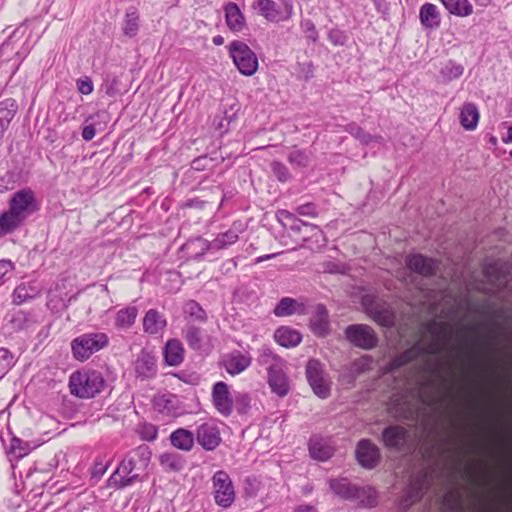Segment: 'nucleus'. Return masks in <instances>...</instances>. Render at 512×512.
I'll list each match as a JSON object with an SVG mask.
<instances>
[{
    "mask_svg": "<svg viewBox=\"0 0 512 512\" xmlns=\"http://www.w3.org/2000/svg\"><path fill=\"white\" fill-rule=\"evenodd\" d=\"M8 210L0 214V236L13 233L39 210L36 193L29 187L13 193Z\"/></svg>",
    "mask_w": 512,
    "mask_h": 512,
    "instance_id": "obj_1",
    "label": "nucleus"
},
{
    "mask_svg": "<svg viewBox=\"0 0 512 512\" xmlns=\"http://www.w3.org/2000/svg\"><path fill=\"white\" fill-rule=\"evenodd\" d=\"M151 458V452L145 445L132 450L120 463L109 478V485L124 488L139 480L137 471L143 470Z\"/></svg>",
    "mask_w": 512,
    "mask_h": 512,
    "instance_id": "obj_2",
    "label": "nucleus"
},
{
    "mask_svg": "<svg viewBox=\"0 0 512 512\" xmlns=\"http://www.w3.org/2000/svg\"><path fill=\"white\" fill-rule=\"evenodd\" d=\"M105 385L102 373L96 370H78L69 377L70 393L81 399L95 397L103 391Z\"/></svg>",
    "mask_w": 512,
    "mask_h": 512,
    "instance_id": "obj_3",
    "label": "nucleus"
},
{
    "mask_svg": "<svg viewBox=\"0 0 512 512\" xmlns=\"http://www.w3.org/2000/svg\"><path fill=\"white\" fill-rule=\"evenodd\" d=\"M109 343L108 336L103 332L82 334L71 342L73 357L81 362L86 361L94 353L105 348Z\"/></svg>",
    "mask_w": 512,
    "mask_h": 512,
    "instance_id": "obj_4",
    "label": "nucleus"
},
{
    "mask_svg": "<svg viewBox=\"0 0 512 512\" xmlns=\"http://www.w3.org/2000/svg\"><path fill=\"white\" fill-rule=\"evenodd\" d=\"M229 55L239 72L252 76L258 69V58L254 51L243 41L234 40L229 46Z\"/></svg>",
    "mask_w": 512,
    "mask_h": 512,
    "instance_id": "obj_5",
    "label": "nucleus"
},
{
    "mask_svg": "<svg viewBox=\"0 0 512 512\" xmlns=\"http://www.w3.org/2000/svg\"><path fill=\"white\" fill-rule=\"evenodd\" d=\"M344 334L349 343L363 350H371L378 344V336L374 329L366 324L348 325Z\"/></svg>",
    "mask_w": 512,
    "mask_h": 512,
    "instance_id": "obj_6",
    "label": "nucleus"
},
{
    "mask_svg": "<svg viewBox=\"0 0 512 512\" xmlns=\"http://www.w3.org/2000/svg\"><path fill=\"white\" fill-rule=\"evenodd\" d=\"M215 503L222 508H229L235 500L233 482L227 472L216 471L212 477Z\"/></svg>",
    "mask_w": 512,
    "mask_h": 512,
    "instance_id": "obj_7",
    "label": "nucleus"
},
{
    "mask_svg": "<svg viewBox=\"0 0 512 512\" xmlns=\"http://www.w3.org/2000/svg\"><path fill=\"white\" fill-rule=\"evenodd\" d=\"M283 12L273 0H255L252 8L270 22H280L289 20L293 15V3L291 0L282 1Z\"/></svg>",
    "mask_w": 512,
    "mask_h": 512,
    "instance_id": "obj_8",
    "label": "nucleus"
},
{
    "mask_svg": "<svg viewBox=\"0 0 512 512\" xmlns=\"http://www.w3.org/2000/svg\"><path fill=\"white\" fill-rule=\"evenodd\" d=\"M306 377L313 392L320 398L326 399L330 395V382L325 378L323 366L320 361L310 359L306 365Z\"/></svg>",
    "mask_w": 512,
    "mask_h": 512,
    "instance_id": "obj_9",
    "label": "nucleus"
},
{
    "mask_svg": "<svg viewBox=\"0 0 512 512\" xmlns=\"http://www.w3.org/2000/svg\"><path fill=\"white\" fill-rule=\"evenodd\" d=\"M195 439L207 451L215 450L222 441L220 429L213 421H207L197 426Z\"/></svg>",
    "mask_w": 512,
    "mask_h": 512,
    "instance_id": "obj_10",
    "label": "nucleus"
},
{
    "mask_svg": "<svg viewBox=\"0 0 512 512\" xmlns=\"http://www.w3.org/2000/svg\"><path fill=\"white\" fill-rule=\"evenodd\" d=\"M212 401L214 407L222 416L228 417L232 414L234 398L227 383L219 381L213 385Z\"/></svg>",
    "mask_w": 512,
    "mask_h": 512,
    "instance_id": "obj_11",
    "label": "nucleus"
},
{
    "mask_svg": "<svg viewBox=\"0 0 512 512\" xmlns=\"http://www.w3.org/2000/svg\"><path fill=\"white\" fill-rule=\"evenodd\" d=\"M239 239L238 233L230 229L224 233H220L217 237L211 242L199 237L191 242L192 245H197L201 248V253H197L196 255H203L205 251L209 249H225L230 245L236 243Z\"/></svg>",
    "mask_w": 512,
    "mask_h": 512,
    "instance_id": "obj_12",
    "label": "nucleus"
},
{
    "mask_svg": "<svg viewBox=\"0 0 512 512\" xmlns=\"http://www.w3.org/2000/svg\"><path fill=\"white\" fill-rule=\"evenodd\" d=\"M153 408L165 416L176 417L182 413L179 398L169 392L158 393L152 400Z\"/></svg>",
    "mask_w": 512,
    "mask_h": 512,
    "instance_id": "obj_13",
    "label": "nucleus"
},
{
    "mask_svg": "<svg viewBox=\"0 0 512 512\" xmlns=\"http://www.w3.org/2000/svg\"><path fill=\"white\" fill-rule=\"evenodd\" d=\"M356 457L361 466L372 469L380 460V451L370 440L362 439L357 444Z\"/></svg>",
    "mask_w": 512,
    "mask_h": 512,
    "instance_id": "obj_14",
    "label": "nucleus"
},
{
    "mask_svg": "<svg viewBox=\"0 0 512 512\" xmlns=\"http://www.w3.org/2000/svg\"><path fill=\"white\" fill-rule=\"evenodd\" d=\"M406 265L412 271L423 277L433 276L438 269V262L422 254H411L406 257Z\"/></svg>",
    "mask_w": 512,
    "mask_h": 512,
    "instance_id": "obj_15",
    "label": "nucleus"
},
{
    "mask_svg": "<svg viewBox=\"0 0 512 512\" xmlns=\"http://www.w3.org/2000/svg\"><path fill=\"white\" fill-rule=\"evenodd\" d=\"M182 336L190 349L198 352L209 350V337L194 324L187 323L182 330Z\"/></svg>",
    "mask_w": 512,
    "mask_h": 512,
    "instance_id": "obj_16",
    "label": "nucleus"
},
{
    "mask_svg": "<svg viewBox=\"0 0 512 512\" xmlns=\"http://www.w3.org/2000/svg\"><path fill=\"white\" fill-rule=\"evenodd\" d=\"M284 367L271 368V371L267 373V383L271 391L281 398L287 396L291 388L290 380Z\"/></svg>",
    "mask_w": 512,
    "mask_h": 512,
    "instance_id": "obj_17",
    "label": "nucleus"
},
{
    "mask_svg": "<svg viewBox=\"0 0 512 512\" xmlns=\"http://www.w3.org/2000/svg\"><path fill=\"white\" fill-rule=\"evenodd\" d=\"M221 365L228 374L235 376L245 371L251 365V357L248 354L234 350L222 358Z\"/></svg>",
    "mask_w": 512,
    "mask_h": 512,
    "instance_id": "obj_18",
    "label": "nucleus"
},
{
    "mask_svg": "<svg viewBox=\"0 0 512 512\" xmlns=\"http://www.w3.org/2000/svg\"><path fill=\"white\" fill-rule=\"evenodd\" d=\"M367 314L382 326L389 327L394 323V313L388 304L382 301H371L365 304Z\"/></svg>",
    "mask_w": 512,
    "mask_h": 512,
    "instance_id": "obj_19",
    "label": "nucleus"
},
{
    "mask_svg": "<svg viewBox=\"0 0 512 512\" xmlns=\"http://www.w3.org/2000/svg\"><path fill=\"white\" fill-rule=\"evenodd\" d=\"M382 439L386 447L401 451L408 440V432L402 426L391 425L383 430Z\"/></svg>",
    "mask_w": 512,
    "mask_h": 512,
    "instance_id": "obj_20",
    "label": "nucleus"
},
{
    "mask_svg": "<svg viewBox=\"0 0 512 512\" xmlns=\"http://www.w3.org/2000/svg\"><path fill=\"white\" fill-rule=\"evenodd\" d=\"M428 353L429 351L427 348L423 347L420 343H417L393 358L389 363L388 370L392 373H395L398 369L405 366L409 362Z\"/></svg>",
    "mask_w": 512,
    "mask_h": 512,
    "instance_id": "obj_21",
    "label": "nucleus"
},
{
    "mask_svg": "<svg viewBox=\"0 0 512 512\" xmlns=\"http://www.w3.org/2000/svg\"><path fill=\"white\" fill-rule=\"evenodd\" d=\"M157 371L156 359L148 352H141L135 362V373L138 378L149 379Z\"/></svg>",
    "mask_w": 512,
    "mask_h": 512,
    "instance_id": "obj_22",
    "label": "nucleus"
},
{
    "mask_svg": "<svg viewBox=\"0 0 512 512\" xmlns=\"http://www.w3.org/2000/svg\"><path fill=\"white\" fill-rule=\"evenodd\" d=\"M167 326V320L163 314L156 309H150L146 312L143 318L144 332L156 335L162 333Z\"/></svg>",
    "mask_w": 512,
    "mask_h": 512,
    "instance_id": "obj_23",
    "label": "nucleus"
},
{
    "mask_svg": "<svg viewBox=\"0 0 512 512\" xmlns=\"http://www.w3.org/2000/svg\"><path fill=\"white\" fill-rule=\"evenodd\" d=\"M224 11L228 28L234 32L241 31L244 28L246 22L239 6L234 2H229L225 5Z\"/></svg>",
    "mask_w": 512,
    "mask_h": 512,
    "instance_id": "obj_24",
    "label": "nucleus"
},
{
    "mask_svg": "<svg viewBox=\"0 0 512 512\" xmlns=\"http://www.w3.org/2000/svg\"><path fill=\"white\" fill-rule=\"evenodd\" d=\"M424 484L425 478L423 477L413 479L410 482L406 490V493L399 504L402 510H407L413 503H415L422 497Z\"/></svg>",
    "mask_w": 512,
    "mask_h": 512,
    "instance_id": "obj_25",
    "label": "nucleus"
},
{
    "mask_svg": "<svg viewBox=\"0 0 512 512\" xmlns=\"http://www.w3.org/2000/svg\"><path fill=\"white\" fill-rule=\"evenodd\" d=\"M310 327L312 331L319 336H324L328 333V311L323 304H318L316 306L315 312L310 318Z\"/></svg>",
    "mask_w": 512,
    "mask_h": 512,
    "instance_id": "obj_26",
    "label": "nucleus"
},
{
    "mask_svg": "<svg viewBox=\"0 0 512 512\" xmlns=\"http://www.w3.org/2000/svg\"><path fill=\"white\" fill-rule=\"evenodd\" d=\"M421 25L427 29H436L440 26L441 17L436 5L425 3L419 11Z\"/></svg>",
    "mask_w": 512,
    "mask_h": 512,
    "instance_id": "obj_27",
    "label": "nucleus"
},
{
    "mask_svg": "<svg viewBox=\"0 0 512 512\" xmlns=\"http://www.w3.org/2000/svg\"><path fill=\"white\" fill-rule=\"evenodd\" d=\"M331 490L344 500H354L358 495V486L352 484L346 478L332 479L329 482Z\"/></svg>",
    "mask_w": 512,
    "mask_h": 512,
    "instance_id": "obj_28",
    "label": "nucleus"
},
{
    "mask_svg": "<svg viewBox=\"0 0 512 512\" xmlns=\"http://www.w3.org/2000/svg\"><path fill=\"white\" fill-rule=\"evenodd\" d=\"M164 358L169 366H177L184 359V348L180 340L170 339L164 349Z\"/></svg>",
    "mask_w": 512,
    "mask_h": 512,
    "instance_id": "obj_29",
    "label": "nucleus"
},
{
    "mask_svg": "<svg viewBox=\"0 0 512 512\" xmlns=\"http://www.w3.org/2000/svg\"><path fill=\"white\" fill-rule=\"evenodd\" d=\"M17 109V102L12 98H8L0 102V139L9 127Z\"/></svg>",
    "mask_w": 512,
    "mask_h": 512,
    "instance_id": "obj_30",
    "label": "nucleus"
},
{
    "mask_svg": "<svg viewBox=\"0 0 512 512\" xmlns=\"http://www.w3.org/2000/svg\"><path fill=\"white\" fill-rule=\"evenodd\" d=\"M309 453L313 459L326 461L333 455V448L326 440L313 437L309 442Z\"/></svg>",
    "mask_w": 512,
    "mask_h": 512,
    "instance_id": "obj_31",
    "label": "nucleus"
},
{
    "mask_svg": "<svg viewBox=\"0 0 512 512\" xmlns=\"http://www.w3.org/2000/svg\"><path fill=\"white\" fill-rule=\"evenodd\" d=\"M275 341L286 348L297 346L301 340V334L286 326L279 327L274 333Z\"/></svg>",
    "mask_w": 512,
    "mask_h": 512,
    "instance_id": "obj_32",
    "label": "nucleus"
},
{
    "mask_svg": "<svg viewBox=\"0 0 512 512\" xmlns=\"http://www.w3.org/2000/svg\"><path fill=\"white\" fill-rule=\"evenodd\" d=\"M171 444L183 451H190L194 446L195 434L187 429L179 428L170 435Z\"/></svg>",
    "mask_w": 512,
    "mask_h": 512,
    "instance_id": "obj_33",
    "label": "nucleus"
},
{
    "mask_svg": "<svg viewBox=\"0 0 512 512\" xmlns=\"http://www.w3.org/2000/svg\"><path fill=\"white\" fill-rule=\"evenodd\" d=\"M460 123L466 130H474L479 120V112L476 105L466 103L460 112Z\"/></svg>",
    "mask_w": 512,
    "mask_h": 512,
    "instance_id": "obj_34",
    "label": "nucleus"
},
{
    "mask_svg": "<svg viewBox=\"0 0 512 512\" xmlns=\"http://www.w3.org/2000/svg\"><path fill=\"white\" fill-rule=\"evenodd\" d=\"M40 291L38 288L32 284L21 283L18 285L12 294L13 303L16 305H21L28 300L34 299L39 295Z\"/></svg>",
    "mask_w": 512,
    "mask_h": 512,
    "instance_id": "obj_35",
    "label": "nucleus"
},
{
    "mask_svg": "<svg viewBox=\"0 0 512 512\" xmlns=\"http://www.w3.org/2000/svg\"><path fill=\"white\" fill-rule=\"evenodd\" d=\"M257 361L259 365L266 367L267 373L271 371V368L285 366V361L267 347H262L259 350Z\"/></svg>",
    "mask_w": 512,
    "mask_h": 512,
    "instance_id": "obj_36",
    "label": "nucleus"
},
{
    "mask_svg": "<svg viewBox=\"0 0 512 512\" xmlns=\"http://www.w3.org/2000/svg\"><path fill=\"white\" fill-rule=\"evenodd\" d=\"M138 315V309L135 306H128L120 309L115 317V325L119 329H129Z\"/></svg>",
    "mask_w": 512,
    "mask_h": 512,
    "instance_id": "obj_37",
    "label": "nucleus"
},
{
    "mask_svg": "<svg viewBox=\"0 0 512 512\" xmlns=\"http://www.w3.org/2000/svg\"><path fill=\"white\" fill-rule=\"evenodd\" d=\"M160 464L166 471L179 472L185 466L184 458L175 452H166L160 455Z\"/></svg>",
    "mask_w": 512,
    "mask_h": 512,
    "instance_id": "obj_38",
    "label": "nucleus"
},
{
    "mask_svg": "<svg viewBox=\"0 0 512 512\" xmlns=\"http://www.w3.org/2000/svg\"><path fill=\"white\" fill-rule=\"evenodd\" d=\"M122 31L127 37H134L139 31V14L135 8L130 7L125 13Z\"/></svg>",
    "mask_w": 512,
    "mask_h": 512,
    "instance_id": "obj_39",
    "label": "nucleus"
},
{
    "mask_svg": "<svg viewBox=\"0 0 512 512\" xmlns=\"http://www.w3.org/2000/svg\"><path fill=\"white\" fill-rule=\"evenodd\" d=\"M36 321L30 313L18 311L13 314L10 324L14 331H23L32 329Z\"/></svg>",
    "mask_w": 512,
    "mask_h": 512,
    "instance_id": "obj_40",
    "label": "nucleus"
},
{
    "mask_svg": "<svg viewBox=\"0 0 512 512\" xmlns=\"http://www.w3.org/2000/svg\"><path fill=\"white\" fill-rule=\"evenodd\" d=\"M444 7L457 16H468L472 13V5L468 0H441Z\"/></svg>",
    "mask_w": 512,
    "mask_h": 512,
    "instance_id": "obj_41",
    "label": "nucleus"
},
{
    "mask_svg": "<svg viewBox=\"0 0 512 512\" xmlns=\"http://www.w3.org/2000/svg\"><path fill=\"white\" fill-rule=\"evenodd\" d=\"M184 314L192 321L205 323L207 321V314L202 306L195 300H189L184 304Z\"/></svg>",
    "mask_w": 512,
    "mask_h": 512,
    "instance_id": "obj_42",
    "label": "nucleus"
},
{
    "mask_svg": "<svg viewBox=\"0 0 512 512\" xmlns=\"http://www.w3.org/2000/svg\"><path fill=\"white\" fill-rule=\"evenodd\" d=\"M346 132H348L355 139L359 140L362 144H369L373 141H378L381 139L379 136H373L367 132H365L357 123L351 122L347 124L344 128Z\"/></svg>",
    "mask_w": 512,
    "mask_h": 512,
    "instance_id": "obj_43",
    "label": "nucleus"
},
{
    "mask_svg": "<svg viewBox=\"0 0 512 512\" xmlns=\"http://www.w3.org/2000/svg\"><path fill=\"white\" fill-rule=\"evenodd\" d=\"M464 72L463 65L453 61L449 60L444 64V66L440 70V74L444 81L450 82L454 79L459 78Z\"/></svg>",
    "mask_w": 512,
    "mask_h": 512,
    "instance_id": "obj_44",
    "label": "nucleus"
},
{
    "mask_svg": "<svg viewBox=\"0 0 512 512\" xmlns=\"http://www.w3.org/2000/svg\"><path fill=\"white\" fill-rule=\"evenodd\" d=\"M357 494L354 500H358L362 506L374 507L377 504V493L372 487H359Z\"/></svg>",
    "mask_w": 512,
    "mask_h": 512,
    "instance_id": "obj_45",
    "label": "nucleus"
},
{
    "mask_svg": "<svg viewBox=\"0 0 512 512\" xmlns=\"http://www.w3.org/2000/svg\"><path fill=\"white\" fill-rule=\"evenodd\" d=\"M287 160L295 167L305 168L310 163V154L305 150L293 149L289 152Z\"/></svg>",
    "mask_w": 512,
    "mask_h": 512,
    "instance_id": "obj_46",
    "label": "nucleus"
},
{
    "mask_svg": "<svg viewBox=\"0 0 512 512\" xmlns=\"http://www.w3.org/2000/svg\"><path fill=\"white\" fill-rule=\"evenodd\" d=\"M32 450V447L28 442L21 440L20 438H12L10 444V453L13 454L16 458H23L28 455Z\"/></svg>",
    "mask_w": 512,
    "mask_h": 512,
    "instance_id": "obj_47",
    "label": "nucleus"
},
{
    "mask_svg": "<svg viewBox=\"0 0 512 512\" xmlns=\"http://www.w3.org/2000/svg\"><path fill=\"white\" fill-rule=\"evenodd\" d=\"M297 302L289 297L282 298L274 309L276 316H287L295 312Z\"/></svg>",
    "mask_w": 512,
    "mask_h": 512,
    "instance_id": "obj_48",
    "label": "nucleus"
},
{
    "mask_svg": "<svg viewBox=\"0 0 512 512\" xmlns=\"http://www.w3.org/2000/svg\"><path fill=\"white\" fill-rule=\"evenodd\" d=\"M271 171L277 180L283 183L287 182L292 177L288 168L280 161H273L271 163Z\"/></svg>",
    "mask_w": 512,
    "mask_h": 512,
    "instance_id": "obj_49",
    "label": "nucleus"
},
{
    "mask_svg": "<svg viewBox=\"0 0 512 512\" xmlns=\"http://www.w3.org/2000/svg\"><path fill=\"white\" fill-rule=\"evenodd\" d=\"M250 397L247 393H237L234 397V402L236 404L237 411L240 414H244L250 408Z\"/></svg>",
    "mask_w": 512,
    "mask_h": 512,
    "instance_id": "obj_50",
    "label": "nucleus"
},
{
    "mask_svg": "<svg viewBox=\"0 0 512 512\" xmlns=\"http://www.w3.org/2000/svg\"><path fill=\"white\" fill-rule=\"evenodd\" d=\"M301 28H302L303 32L306 34V37L308 39H310L313 42L317 41L318 32L316 30L314 23L311 20H309V19L303 20L301 22Z\"/></svg>",
    "mask_w": 512,
    "mask_h": 512,
    "instance_id": "obj_51",
    "label": "nucleus"
},
{
    "mask_svg": "<svg viewBox=\"0 0 512 512\" xmlns=\"http://www.w3.org/2000/svg\"><path fill=\"white\" fill-rule=\"evenodd\" d=\"M296 212L301 216H308V217H312V218H315L318 216V211H317L316 205L314 203H310V202L299 205L296 208Z\"/></svg>",
    "mask_w": 512,
    "mask_h": 512,
    "instance_id": "obj_52",
    "label": "nucleus"
},
{
    "mask_svg": "<svg viewBox=\"0 0 512 512\" xmlns=\"http://www.w3.org/2000/svg\"><path fill=\"white\" fill-rule=\"evenodd\" d=\"M369 364L370 359L368 357L357 359L351 364V372L359 375L369 368Z\"/></svg>",
    "mask_w": 512,
    "mask_h": 512,
    "instance_id": "obj_53",
    "label": "nucleus"
},
{
    "mask_svg": "<svg viewBox=\"0 0 512 512\" xmlns=\"http://www.w3.org/2000/svg\"><path fill=\"white\" fill-rule=\"evenodd\" d=\"M302 226L310 228L311 231H315L314 236H316V237H318V236L319 237H323V232L321 231V229L318 226H316L314 224H310V223L304 222L302 220H298L297 223L291 225V230L294 231V232H300Z\"/></svg>",
    "mask_w": 512,
    "mask_h": 512,
    "instance_id": "obj_54",
    "label": "nucleus"
},
{
    "mask_svg": "<svg viewBox=\"0 0 512 512\" xmlns=\"http://www.w3.org/2000/svg\"><path fill=\"white\" fill-rule=\"evenodd\" d=\"M93 83L89 77L77 80V89L81 94L89 95L93 92Z\"/></svg>",
    "mask_w": 512,
    "mask_h": 512,
    "instance_id": "obj_55",
    "label": "nucleus"
},
{
    "mask_svg": "<svg viewBox=\"0 0 512 512\" xmlns=\"http://www.w3.org/2000/svg\"><path fill=\"white\" fill-rule=\"evenodd\" d=\"M108 464L104 463L101 458H98L92 467V476L100 478L107 471Z\"/></svg>",
    "mask_w": 512,
    "mask_h": 512,
    "instance_id": "obj_56",
    "label": "nucleus"
},
{
    "mask_svg": "<svg viewBox=\"0 0 512 512\" xmlns=\"http://www.w3.org/2000/svg\"><path fill=\"white\" fill-rule=\"evenodd\" d=\"M96 135V129L93 123L86 124L82 129V138L85 141L92 140Z\"/></svg>",
    "mask_w": 512,
    "mask_h": 512,
    "instance_id": "obj_57",
    "label": "nucleus"
},
{
    "mask_svg": "<svg viewBox=\"0 0 512 512\" xmlns=\"http://www.w3.org/2000/svg\"><path fill=\"white\" fill-rule=\"evenodd\" d=\"M12 270V263L7 260H0V285L3 283L5 276Z\"/></svg>",
    "mask_w": 512,
    "mask_h": 512,
    "instance_id": "obj_58",
    "label": "nucleus"
},
{
    "mask_svg": "<svg viewBox=\"0 0 512 512\" xmlns=\"http://www.w3.org/2000/svg\"><path fill=\"white\" fill-rule=\"evenodd\" d=\"M342 35L338 31H331L329 34V39L335 44V45H342L344 42L341 39Z\"/></svg>",
    "mask_w": 512,
    "mask_h": 512,
    "instance_id": "obj_59",
    "label": "nucleus"
},
{
    "mask_svg": "<svg viewBox=\"0 0 512 512\" xmlns=\"http://www.w3.org/2000/svg\"><path fill=\"white\" fill-rule=\"evenodd\" d=\"M325 271L329 273H339L342 272L339 268V265L333 262H329L326 264Z\"/></svg>",
    "mask_w": 512,
    "mask_h": 512,
    "instance_id": "obj_60",
    "label": "nucleus"
},
{
    "mask_svg": "<svg viewBox=\"0 0 512 512\" xmlns=\"http://www.w3.org/2000/svg\"><path fill=\"white\" fill-rule=\"evenodd\" d=\"M214 123L216 125V129H218L221 133L228 131L229 125H227L223 118H221L218 123H216V120H214Z\"/></svg>",
    "mask_w": 512,
    "mask_h": 512,
    "instance_id": "obj_61",
    "label": "nucleus"
},
{
    "mask_svg": "<svg viewBox=\"0 0 512 512\" xmlns=\"http://www.w3.org/2000/svg\"><path fill=\"white\" fill-rule=\"evenodd\" d=\"M295 512H317V510L312 505H300L296 508Z\"/></svg>",
    "mask_w": 512,
    "mask_h": 512,
    "instance_id": "obj_62",
    "label": "nucleus"
},
{
    "mask_svg": "<svg viewBox=\"0 0 512 512\" xmlns=\"http://www.w3.org/2000/svg\"><path fill=\"white\" fill-rule=\"evenodd\" d=\"M503 142L508 144L512 142V126H509L507 129V133L502 138Z\"/></svg>",
    "mask_w": 512,
    "mask_h": 512,
    "instance_id": "obj_63",
    "label": "nucleus"
},
{
    "mask_svg": "<svg viewBox=\"0 0 512 512\" xmlns=\"http://www.w3.org/2000/svg\"><path fill=\"white\" fill-rule=\"evenodd\" d=\"M236 117V112H232L231 114L228 111H225V115L223 117L224 121L229 125Z\"/></svg>",
    "mask_w": 512,
    "mask_h": 512,
    "instance_id": "obj_64",
    "label": "nucleus"
}]
</instances>
